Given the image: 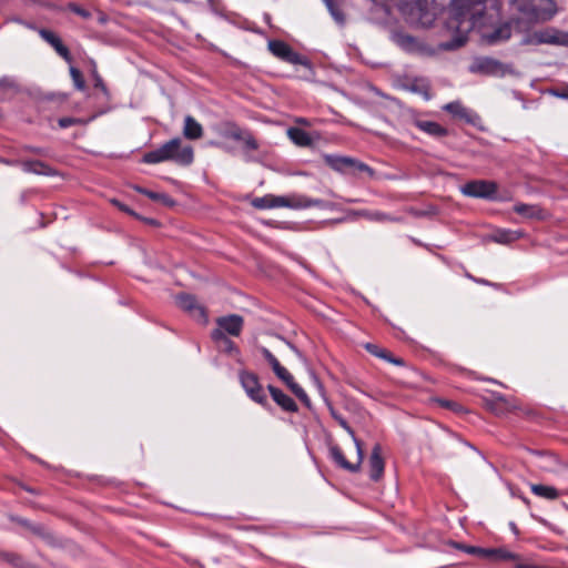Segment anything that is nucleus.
<instances>
[{"label":"nucleus","instance_id":"obj_1","mask_svg":"<svg viewBox=\"0 0 568 568\" xmlns=\"http://www.w3.org/2000/svg\"><path fill=\"white\" fill-rule=\"evenodd\" d=\"M486 0H452L447 28L456 30L457 34L449 41L442 42L439 49L452 51L463 47L467 41V33L483 19L486 10Z\"/></svg>","mask_w":568,"mask_h":568},{"label":"nucleus","instance_id":"obj_2","mask_svg":"<svg viewBox=\"0 0 568 568\" xmlns=\"http://www.w3.org/2000/svg\"><path fill=\"white\" fill-rule=\"evenodd\" d=\"M171 161L181 166H189L194 161V150L190 144H183L180 138H173L158 149L143 154L142 162L158 164Z\"/></svg>","mask_w":568,"mask_h":568},{"label":"nucleus","instance_id":"obj_3","mask_svg":"<svg viewBox=\"0 0 568 568\" xmlns=\"http://www.w3.org/2000/svg\"><path fill=\"white\" fill-rule=\"evenodd\" d=\"M469 72L496 78H504L507 74L518 75L513 64L504 63L490 57H478L469 65Z\"/></svg>","mask_w":568,"mask_h":568},{"label":"nucleus","instance_id":"obj_4","mask_svg":"<svg viewBox=\"0 0 568 568\" xmlns=\"http://www.w3.org/2000/svg\"><path fill=\"white\" fill-rule=\"evenodd\" d=\"M498 185L494 181L473 180L460 187V192L468 197L497 200Z\"/></svg>","mask_w":568,"mask_h":568},{"label":"nucleus","instance_id":"obj_5","mask_svg":"<svg viewBox=\"0 0 568 568\" xmlns=\"http://www.w3.org/2000/svg\"><path fill=\"white\" fill-rule=\"evenodd\" d=\"M239 378L241 386L253 402L262 406L267 404V396L255 373L243 369L239 373Z\"/></svg>","mask_w":568,"mask_h":568},{"label":"nucleus","instance_id":"obj_6","mask_svg":"<svg viewBox=\"0 0 568 568\" xmlns=\"http://www.w3.org/2000/svg\"><path fill=\"white\" fill-rule=\"evenodd\" d=\"M270 52L282 61L291 64L311 67L310 60L294 51L291 45L282 40H270L267 43Z\"/></svg>","mask_w":568,"mask_h":568},{"label":"nucleus","instance_id":"obj_7","mask_svg":"<svg viewBox=\"0 0 568 568\" xmlns=\"http://www.w3.org/2000/svg\"><path fill=\"white\" fill-rule=\"evenodd\" d=\"M457 548L462 549L466 554L477 556L479 558L486 559L488 561H507V560H516L518 556L514 552H510L504 548H481L477 546H468L457 544Z\"/></svg>","mask_w":568,"mask_h":568},{"label":"nucleus","instance_id":"obj_8","mask_svg":"<svg viewBox=\"0 0 568 568\" xmlns=\"http://www.w3.org/2000/svg\"><path fill=\"white\" fill-rule=\"evenodd\" d=\"M353 442H354V445L356 447V453H357V462L356 463H349L346 459L343 450L337 445H329L328 452H329V458L338 467H341L349 473H357L361 469V465H362V462L364 458V452H363V447H362V442L357 437H354Z\"/></svg>","mask_w":568,"mask_h":568},{"label":"nucleus","instance_id":"obj_9","mask_svg":"<svg viewBox=\"0 0 568 568\" xmlns=\"http://www.w3.org/2000/svg\"><path fill=\"white\" fill-rule=\"evenodd\" d=\"M409 20L422 28H429L436 20V11L427 0H417L409 9Z\"/></svg>","mask_w":568,"mask_h":568},{"label":"nucleus","instance_id":"obj_10","mask_svg":"<svg viewBox=\"0 0 568 568\" xmlns=\"http://www.w3.org/2000/svg\"><path fill=\"white\" fill-rule=\"evenodd\" d=\"M178 306L187 312L190 316L202 324L209 322L206 311L203 305L199 304L195 296L186 293H182L175 296Z\"/></svg>","mask_w":568,"mask_h":568},{"label":"nucleus","instance_id":"obj_11","mask_svg":"<svg viewBox=\"0 0 568 568\" xmlns=\"http://www.w3.org/2000/svg\"><path fill=\"white\" fill-rule=\"evenodd\" d=\"M325 163L337 172H345L349 169H357L362 172L373 173V170L367 164L358 162L348 156L327 154L325 155Z\"/></svg>","mask_w":568,"mask_h":568},{"label":"nucleus","instance_id":"obj_12","mask_svg":"<svg viewBox=\"0 0 568 568\" xmlns=\"http://www.w3.org/2000/svg\"><path fill=\"white\" fill-rule=\"evenodd\" d=\"M216 325L217 327L215 329H221L225 335L240 336L243 329L244 320L237 314H231L219 317L216 320Z\"/></svg>","mask_w":568,"mask_h":568},{"label":"nucleus","instance_id":"obj_13","mask_svg":"<svg viewBox=\"0 0 568 568\" xmlns=\"http://www.w3.org/2000/svg\"><path fill=\"white\" fill-rule=\"evenodd\" d=\"M530 13L536 20L548 21L557 12V6L552 0H530Z\"/></svg>","mask_w":568,"mask_h":568},{"label":"nucleus","instance_id":"obj_14","mask_svg":"<svg viewBox=\"0 0 568 568\" xmlns=\"http://www.w3.org/2000/svg\"><path fill=\"white\" fill-rule=\"evenodd\" d=\"M443 110L450 113L454 118L464 120L466 123L475 125L480 120L479 115L473 110L464 106L459 101L446 103Z\"/></svg>","mask_w":568,"mask_h":568},{"label":"nucleus","instance_id":"obj_15","mask_svg":"<svg viewBox=\"0 0 568 568\" xmlns=\"http://www.w3.org/2000/svg\"><path fill=\"white\" fill-rule=\"evenodd\" d=\"M211 338L216 343L222 352L234 357L239 363H243L241 358V351L235 343L223 334L221 329H213Z\"/></svg>","mask_w":568,"mask_h":568},{"label":"nucleus","instance_id":"obj_16","mask_svg":"<svg viewBox=\"0 0 568 568\" xmlns=\"http://www.w3.org/2000/svg\"><path fill=\"white\" fill-rule=\"evenodd\" d=\"M38 32L41 39L49 43L65 62H72L70 50L62 43L59 36H57L53 31L44 28L39 29Z\"/></svg>","mask_w":568,"mask_h":568},{"label":"nucleus","instance_id":"obj_17","mask_svg":"<svg viewBox=\"0 0 568 568\" xmlns=\"http://www.w3.org/2000/svg\"><path fill=\"white\" fill-rule=\"evenodd\" d=\"M392 40L396 45L408 53H419L425 50V45L417 38L404 32H394Z\"/></svg>","mask_w":568,"mask_h":568},{"label":"nucleus","instance_id":"obj_18","mask_svg":"<svg viewBox=\"0 0 568 568\" xmlns=\"http://www.w3.org/2000/svg\"><path fill=\"white\" fill-rule=\"evenodd\" d=\"M537 43L568 45V32L547 29L535 33Z\"/></svg>","mask_w":568,"mask_h":568},{"label":"nucleus","instance_id":"obj_19","mask_svg":"<svg viewBox=\"0 0 568 568\" xmlns=\"http://www.w3.org/2000/svg\"><path fill=\"white\" fill-rule=\"evenodd\" d=\"M384 459L382 457V447L376 444L371 453L369 457V477L372 480L377 481L384 474Z\"/></svg>","mask_w":568,"mask_h":568},{"label":"nucleus","instance_id":"obj_20","mask_svg":"<svg viewBox=\"0 0 568 568\" xmlns=\"http://www.w3.org/2000/svg\"><path fill=\"white\" fill-rule=\"evenodd\" d=\"M288 207L301 210V209H308V207H320V209H326V202L321 199H312L306 195H292L287 196Z\"/></svg>","mask_w":568,"mask_h":568},{"label":"nucleus","instance_id":"obj_21","mask_svg":"<svg viewBox=\"0 0 568 568\" xmlns=\"http://www.w3.org/2000/svg\"><path fill=\"white\" fill-rule=\"evenodd\" d=\"M267 389L270 392V395L272 399L285 412L295 413L297 412L298 407L294 399L286 395L282 389L268 385Z\"/></svg>","mask_w":568,"mask_h":568},{"label":"nucleus","instance_id":"obj_22","mask_svg":"<svg viewBox=\"0 0 568 568\" xmlns=\"http://www.w3.org/2000/svg\"><path fill=\"white\" fill-rule=\"evenodd\" d=\"M20 165L26 173H33L38 175L53 176L57 171L40 160H26L21 161Z\"/></svg>","mask_w":568,"mask_h":568},{"label":"nucleus","instance_id":"obj_23","mask_svg":"<svg viewBox=\"0 0 568 568\" xmlns=\"http://www.w3.org/2000/svg\"><path fill=\"white\" fill-rule=\"evenodd\" d=\"M523 236L524 232L520 230L498 229L490 235V239L498 244H510Z\"/></svg>","mask_w":568,"mask_h":568},{"label":"nucleus","instance_id":"obj_24","mask_svg":"<svg viewBox=\"0 0 568 568\" xmlns=\"http://www.w3.org/2000/svg\"><path fill=\"white\" fill-rule=\"evenodd\" d=\"M183 135L189 140H197L203 136V126L192 115L184 118Z\"/></svg>","mask_w":568,"mask_h":568},{"label":"nucleus","instance_id":"obj_25","mask_svg":"<svg viewBox=\"0 0 568 568\" xmlns=\"http://www.w3.org/2000/svg\"><path fill=\"white\" fill-rule=\"evenodd\" d=\"M415 125L423 132L432 135V136H446L447 135V129L438 124L437 122L433 121H424V120H417L415 121Z\"/></svg>","mask_w":568,"mask_h":568},{"label":"nucleus","instance_id":"obj_26","mask_svg":"<svg viewBox=\"0 0 568 568\" xmlns=\"http://www.w3.org/2000/svg\"><path fill=\"white\" fill-rule=\"evenodd\" d=\"M287 135L291 141L298 146H310L312 144V138L308 132L300 128H290Z\"/></svg>","mask_w":568,"mask_h":568},{"label":"nucleus","instance_id":"obj_27","mask_svg":"<svg viewBox=\"0 0 568 568\" xmlns=\"http://www.w3.org/2000/svg\"><path fill=\"white\" fill-rule=\"evenodd\" d=\"M530 489L536 496L548 500H554L559 497V491L552 486L532 484L530 485Z\"/></svg>","mask_w":568,"mask_h":568},{"label":"nucleus","instance_id":"obj_28","mask_svg":"<svg viewBox=\"0 0 568 568\" xmlns=\"http://www.w3.org/2000/svg\"><path fill=\"white\" fill-rule=\"evenodd\" d=\"M365 348L374 356L383 358L392 364L402 366L404 364L403 359L393 357L386 349L381 348L375 344H366Z\"/></svg>","mask_w":568,"mask_h":568},{"label":"nucleus","instance_id":"obj_29","mask_svg":"<svg viewBox=\"0 0 568 568\" xmlns=\"http://www.w3.org/2000/svg\"><path fill=\"white\" fill-rule=\"evenodd\" d=\"M325 3L327 10L329 11L332 18L335 20V22L339 26L345 24V16L338 6V3L335 0H323Z\"/></svg>","mask_w":568,"mask_h":568},{"label":"nucleus","instance_id":"obj_30","mask_svg":"<svg viewBox=\"0 0 568 568\" xmlns=\"http://www.w3.org/2000/svg\"><path fill=\"white\" fill-rule=\"evenodd\" d=\"M511 37V29L508 24H504L495 29L488 37L489 43H496L498 41L508 40Z\"/></svg>","mask_w":568,"mask_h":568},{"label":"nucleus","instance_id":"obj_31","mask_svg":"<svg viewBox=\"0 0 568 568\" xmlns=\"http://www.w3.org/2000/svg\"><path fill=\"white\" fill-rule=\"evenodd\" d=\"M291 390L292 393L307 407V408H311V399L308 397V395L306 394V392L294 381V378L292 379V382H290L287 385H286Z\"/></svg>","mask_w":568,"mask_h":568},{"label":"nucleus","instance_id":"obj_32","mask_svg":"<svg viewBox=\"0 0 568 568\" xmlns=\"http://www.w3.org/2000/svg\"><path fill=\"white\" fill-rule=\"evenodd\" d=\"M514 211L526 217H535L539 210L535 205L518 203L514 206Z\"/></svg>","mask_w":568,"mask_h":568},{"label":"nucleus","instance_id":"obj_33","mask_svg":"<svg viewBox=\"0 0 568 568\" xmlns=\"http://www.w3.org/2000/svg\"><path fill=\"white\" fill-rule=\"evenodd\" d=\"M70 75H71L74 88L79 91H85L87 85H85V81L83 79L81 71L79 69H77L75 67H71Z\"/></svg>","mask_w":568,"mask_h":568},{"label":"nucleus","instance_id":"obj_34","mask_svg":"<svg viewBox=\"0 0 568 568\" xmlns=\"http://www.w3.org/2000/svg\"><path fill=\"white\" fill-rule=\"evenodd\" d=\"M332 417L338 423V425L347 432V434L354 439L356 437L354 429L349 426L347 420L338 414L332 406H329Z\"/></svg>","mask_w":568,"mask_h":568},{"label":"nucleus","instance_id":"obj_35","mask_svg":"<svg viewBox=\"0 0 568 568\" xmlns=\"http://www.w3.org/2000/svg\"><path fill=\"white\" fill-rule=\"evenodd\" d=\"M91 75L94 81V88L100 89L103 92V94L108 97L109 90H108L103 79L101 78V75L99 74V72L97 70L95 62H92Z\"/></svg>","mask_w":568,"mask_h":568},{"label":"nucleus","instance_id":"obj_36","mask_svg":"<svg viewBox=\"0 0 568 568\" xmlns=\"http://www.w3.org/2000/svg\"><path fill=\"white\" fill-rule=\"evenodd\" d=\"M371 220L377 221V222H400L402 219L397 216H392L389 214H386L384 212H373L369 214Z\"/></svg>","mask_w":568,"mask_h":568},{"label":"nucleus","instance_id":"obj_37","mask_svg":"<svg viewBox=\"0 0 568 568\" xmlns=\"http://www.w3.org/2000/svg\"><path fill=\"white\" fill-rule=\"evenodd\" d=\"M83 123H85V121H83L82 119L72 118V116H64V118H60L58 120V124L61 129H67V128L83 124Z\"/></svg>","mask_w":568,"mask_h":568},{"label":"nucleus","instance_id":"obj_38","mask_svg":"<svg viewBox=\"0 0 568 568\" xmlns=\"http://www.w3.org/2000/svg\"><path fill=\"white\" fill-rule=\"evenodd\" d=\"M261 353L263 355V357L265 358V361L270 364V366L272 367L273 372L281 366V363L278 362V359L272 354V352L270 349H267L266 347H262L261 348Z\"/></svg>","mask_w":568,"mask_h":568},{"label":"nucleus","instance_id":"obj_39","mask_svg":"<svg viewBox=\"0 0 568 568\" xmlns=\"http://www.w3.org/2000/svg\"><path fill=\"white\" fill-rule=\"evenodd\" d=\"M250 131L243 130L239 126H234L227 132V136L234 141H243Z\"/></svg>","mask_w":568,"mask_h":568},{"label":"nucleus","instance_id":"obj_40","mask_svg":"<svg viewBox=\"0 0 568 568\" xmlns=\"http://www.w3.org/2000/svg\"><path fill=\"white\" fill-rule=\"evenodd\" d=\"M253 206L260 210L272 209L271 195L256 197L253 201Z\"/></svg>","mask_w":568,"mask_h":568},{"label":"nucleus","instance_id":"obj_41","mask_svg":"<svg viewBox=\"0 0 568 568\" xmlns=\"http://www.w3.org/2000/svg\"><path fill=\"white\" fill-rule=\"evenodd\" d=\"M274 374L286 385L294 378L292 374L282 365L274 371Z\"/></svg>","mask_w":568,"mask_h":568},{"label":"nucleus","instance_id":"obj_42","mask_svg":"<svg viewBox=\"0 0 568 568\" xmlns=\"http://www.w3.org/2000/svg\"><path fill=\"white\" fill-rule=\"evenodd\" d=\"M246 151H254L258 149V142L251 132L242 141Z\"/></svg>","mask_w":568,"mask_h":568},{"label":"nucleus","instance_id":"obj_43","mask_svg":"<svg viewBox=\"0 0 568 568\" xmlns=\"http://www.w3.org/2000/svg\"><path fill=\"white\" fill-rule=\"evenodd\" d=\"M134 189L139 193L146 195L149 199H151L153 201H160V197H165V193L153 192V191L146 190V189L141 187V186H135Z\"/></svg>","mask_w":568,"mask_h":568},{"label":"nucleus","instance_id":"obj_44","mask_svg":"<svg viewBox=\"0 0 568 568\" xmlns=\"http://www.w3.org/2000/svg\"><path fill=\"white\" fill-rule=\"evenodd\" d=\"M69 9L70 11H72L73 13L82 17L83 19H89L91 17V12L88 11L87 9L75 4V3H70L69 4Z\"/></svg>","mask_w":568,"mask_h":568},{"label":"nucleus","instance_id":"obj_45","mask_svg":"<svg viewBox=\"0 0 568 568\" xmlns=\"http://www.w3.org/2000/svg\"><path fill=\"white\" fill-rule=\"evenodd\" d=\"M272 209L274 207H288L287 196L271 195Z\"/></svg>","mask_w":568,"mask_h":568},{"label":"nucleus","instance_id":"obj_46","mask_svg":"<svg viewBox=\"0 0 568 568\" xmlns=\"http://www.w3.org/2000/svg\"><path fill=\"white\" fill-rule=\"evenodd\" d=\"M552 95L560 98V99H568V87L562 89H555L551 90Z\"/></svg>","mask_w":568,"mask_h":568},{"label":"nucleus","instance_id":"obj_47","mask_svg":"<svg viewBox=\"0 0 568 568\" xmlns=\"http://www.w3.org/2000/svg\"><path fill=\"white\" fill-rule=\"evenodd\" d=\"M112 204H114L116 207H119L121 211L130 214V215H134V212L125 204L121 203L120 201L118 200H112L111 201Z\"/></svg>","mask_w":568,"mask_h":568},{"label":"nucleus","instance_id":"obj_48","mask_svg":"<svg viewBox=\"0 0 568 568\" xmlns=\"http://www.w3.org/2000/svg\"><path fill=\"white\" fill-rule=\"evenodd\" d=\"M0 87L6 89L13 88L14 81L10 77H2L0 78Z\"/></svg>","mask_w":568,"mask_h":568},{"label":"nucleus","instance_id":"obj_49","mask_svg":"<svg viewBox=\"0 0 568 568\" xmlns=\"http://www.w3.org/2000/svg\"><path fill=\"white\" fill-rule=\"evenodd\" d=\"M440 404H442V406L447 407L455 412H458L462 408V406L459 404H457L455 402H450V400H440Z\"/></svg>","mask_w":568,"mask_h":568},{"label":"nucleus","instance_id":"obj_50","mask_svg":"<svg viewBox=\"0 0 568 568\" xmlns=\"http://www.w3.org/2000/svg\"><path fill=\"white\" fill-rule=\"evenodd\" d=\"M410 90H412V91H414V92H419V93H425V94H427L428 88H427V85H425V84L419 85V84L415 83V84H413V85L410 87ZM426 98L428 99L429 97H428V95H426Z\"/></svg>","mask_w":568,"mask_h":568},{"label":"nucleus","instance_id":"obj_51","mask_svg":"<svg viewBox=\"0 0 568 568\" xmlns=\"http://www.w3.org/2000/svg\"><path fill=\"white\" fill-rule=\"evenodd\" d=\"M493 398L495 403H506V398L501 394L494 393Z\"/></svg>","mask_w":568,"mask_h":568},{"label":"nucleus","instance_id":"obj_52","mask_svg":"<svg viewBox=\"0 0 568 568\" xmlns=\"http://www.w3.org/2000/svg\"><path fill=\"white\" fill-rule=\"evenodd\" d=\"M26 150L37 153V154H44V150L41 148L27 146Z\"/></svg>","mask_w":568,"mask_h":568},{"label":"nucleus","instance_id":"obj_53","mask_svg":"<svg viewBox=\"0 0 568 568\" xmlns=\"http://www.w3.org/2000/svg\"><path fill=\"white\" fill-rule=\"evenodd\" d=\"M515 568H540L539 566L530 565V564H523L517 562Z\"/></svg>","mask_w":568,"mask_h":568},{"label":"nucleus","instance_id":"obj_54","mask_svg":"<svg viewBox=\"0 0 568 568\" xmlns=\"http://www.w3.org/2000/svg\"><path fill=\"white\" fill-rule=\"evenodd\" d=\"M314 382H315V384H316V386H317V388H318L320 393H321L322 395H324V393H325V390H324V386H323V384L320 382V379H318L316 376H314Z\"/></svg>","mask_w":568,"mask_h":568},{"label":"nucleus","instance_id":"obj_55","mask_svg":"<svg viewBox=\"0 0 568 568\" xmlns=\"http://www.w3.org/2000/svg\"><path fill=\"white\" fill-rule=\"evenodd\" d=\"M244 160L246 162H252V161H256V158H254L253 155H251L248 152H245L244 153Z\"/></svg>","mask_w":568,"mask_h":568},{"label":"nucleus","instance_id":"obj_56","mask_svg":"<svg viewBox=\"0 0 568 568\" xmlns=\"http://www.w3.org/2000/svg\"><path fill=\"white\" fill-rule=\"evenodd\" d=\"M160 202L165 203V204H172L173 203V201L166 194H165V197H160Z\"/></svg>","mask_w":568,"mask_h":568},{"label":"nucleus","instance_id":"obj_57","mask_svg":"<svg viewBox=\"0 0 568 568\" xmlns=\"http://www.w3.org/2000/svg\"><path fill=\"white\" fill-rule=\"evenodd\" d=\"M160 202L165 203V204H172L173 203V201L166 194H165V197H160Z\"/></svg>","mask_w":568,"mask_h":568},{"label":"nucleus","instance_id":"obj_58","mask_svg":"<svg viewBox=\"0 0 568 568\" xmlns=\"http://www.w3.org/2000/svg\"><path fill=\"white\" fill-rule=\"evenodd\" d=\"M0 162L4 163L7 165H12V164L19 163L18 161H10V160H6V159H1Z\"/></svg>","mask_w":568,"mask_h":568},{"label":"nucleus","instance_id":"obj_59","mask_svg":"<svg viewBox=\"0 0 568 568\" xmlns=\"http://www.w3.org/2000/svg\"><path fill=\"white\" fill-rule=\"evenodd\" d=\"M290 347L296 353L300 355V351L292 344H290Z\"/></svg>","mask_w":568,"mask_h":568},{"label":"nucleus","instance_id":"obj_60","mask_svg":"<svg viewBox=\"0 0 568 568\" xmlns=\"http://www.w3.org/2000/svg\"><path fill=\"white\" fill-rule=\"evenodd\" d=\"M477 282H478V283H481V284H488V282H487V281H485V280H478Z\"/></svg>","mask_w":568,"mask_h":568},{"label":"nucleus","instance_id":"obj_61","mask_svg":"<svg viewBox=\"0 0 568 568\" xmlns=\"http://www.w3.org/2000/svg\"><path fill=\"white\" fill-rule=\"evenodd\" d=\"M521 500H523L525 504H529V500H528L526 497H521Z\"/></svg>","mask_w":568,"mask_h":568},{"label":"nucleus","instance_id":"obj_62","mask_svg":"<svg viewBox=\"0 0 568 568\" xmlns=\"http://www.w3.org/2000/svg\"><path fill=\"white\" fill-rule=\"evenodd\" d=\"M511 530L516 531V525L514 523L510 524Z\"/></svg>","mask_w":568,"mask_h":568},{"label":"nucleus","instance_id":"obj_63","mask_svg":"<svg viewBox=\"0 0 568 568\" xmlns=\"http://www.w3.org/2000/svg\"><path fill=\"white\" fill-rule=\"evenodd\" d=\"M564 507H565V508L567 509V511H568V505H567V504H564Z\"/></svg>","mask_w":568,"mask_h":568},{"label":"nucleus","instance_id":"obj_64","mask_svg":"<svg viewBox=\"0 0 568 568\" xmlns=\"http://www.w3.org/2000/svg\"><path fill=\"white\" fill-rule=\"evenodd\" d=\"M209 2H212L213 0H207Z\"/></svg>","mask_w":568,"mask_h":568}]
</instances>
